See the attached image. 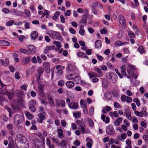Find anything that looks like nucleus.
<instances>
[{"mask_svg":"<svg viewBox=\"0 0 148 148\" xmlns=\"http://www.w3.org/2000/svg\"><path fill=\"white\" fill-rule=\"evenodd\" d=\"M88 75L90 78H92L96 76V75L94 73H88Z\"/></svg>","mask_w":148,"mask_h":148,"instance_id":"79ce46f5","label":"nucleus"},{"mask_svg":"<svg viewBox=\"0 0 148 148\" xmlns=\"http://www.w3.org/2000/svg\"><path fill=\"white\" fill-rule=\"evenodd\" d=\"M62 71L61 69H59L57 71L56 73V75L58 77H60L62 74Z\"/></svg>","mask_w":148,"mask_h":148,"instance_id":"4c0bfd02","label":"nucleus"},{"mask_svg":"<svg viewBox=\"0 0 148 148\" xmlns=\"http://www.w3.org/2000/svg\"><path fill=\"white\" fill-rule=\"evenodd\" d=\"M119 20L120 23L124 25H125V21L124 17L122 15H120L119 17Z\"/></svg>","mask_w":148,"mask_h":148,"instance_id":"ddd939ff","label":"nucleus"},{"mask_svg":"<svg viewBox=\"0 0 148 148\" xmlns=\"http://www.w3.org/2000/svg\"><path fill=\"white\" fill-rule=\"evenodd\" d=\"M7 128L9 130H11L13 129L12 125L11 124H9L7 125Z\"/></svg>","mask_w":148,"mask_h":148,"instance_id":"338daca9","label":"nucleus"},{"mask_svg":"<svg viewBox=\"0 0 148 148\" xmlns=\"http://www.w3.org/2000/svg\"><path fill=\"white\" fill-rule=\"evenodd\" d=\"M18 137L19 139V140L23 143H25L27 140L26 138L22 135L19 134L18 135Z\"/></svg>","mask_w":148,"mask_h":148,"instance_id":"f3484780","label":"nucleus"},{"mask_svg":"<svg viewBox=\"0 0 148 148\" xmlns=\"http://www.w3.org/2000/svg\"><path fill=\"white\" fill-rule=\"evenodd\" d=\"M19 73L18 72H17L16 73L14 77L16 79H20L21 77L19 75Z\"/></svg>","mask_w":148,"mask_h":148,"instance_id":"a18cd8bd","label":"nucleus"},{"mask_svg":"<svg viewBox=\"0 0 148 148\" xmlns=\"http://www.w3.org/2000/svg\"><path fill=\"white\" fill-rule=\"evenodd\" d=\"M11 11L14 15H18V11L17 10H15V9H13L12 10H11Z\"/></svg>","mask_w":148,"mask_h":148,"instance_id":"680f3d73","label":"nucleus"},{"mask_svg":"<svg viewBox=\"0 0 148 148\" xmlns=\"http://www.w3.org/2000/svg\"><path fill=\"white\" fill-rule=\"evenodd\" d=\"M56 26L59 29L62 30V31H63L64 30L63 26L62 24H57Z\"/></svg>","mask_w":148,"mask_h":148,"instance_id":"49530a36","label":"nucleus"},{"mask_svg":"<svg viewBox=\"0 0 148 148\" xmlns=\"http://www.w3.org/2000/svg\"><path fill=\"white\" fill-rule=\"evenodd\" d=\"M26 116L28 119H31L33 117V115L29 112H27L26 114Z\"/></svg>","mask_w":148,"mask_h":148,"instance_id":"c9c22d12","label":"nucleus"},{"mask_svg":"<svg viewBox=\"0 0 148 148\" xmlns=\"http://www.w3.org/2000/svg\"><path fill=\"white\" fill-rule=\"evenodd\" d=\"M49 36L53 38H62L60 33L58 32L53 31L51 34L49 35Z\"/></svg>","mask_w":148,"mask_h":148,"instance_id":"423d86ee","label":"nucleus"},{"mask_svg":"<svg viewBox=\"0 0 148 148\" xmlns=\"http://www.w3.org/2000/svg\"><path fill=\"white\" fill-rule=\"evenodd\" d=\"M42 142H40L39 140H37L34 144V146L36 148H39V146L41 145Z\"/></svg>","mask_w":148,"mask_h":148,"instance_id":"a878e982","label":"nucleus"},{"mask_svg":"<svg viewBox=\"0 0 148 148\" xmlns=\"http://www.w3.org/2000/svg\"><path fill=\"white\" fill-rule=\"evenodd\" d=\"M85 30L84 29H80L79 31V34L82 36L84 35Z\"/></svg>","mask_w":148,"mask_h":148,"instance_id":"0e129e2a","label":"nucleus"},{"mask_svg":"<svg viewBox=\"0 0 148 148\" xmlns=\"http://www.w3.org/2000/svg\"><path fill=\"white\" fill-rule=\"evenodd\" d=\"M36 105V101H35L32 100L30 101L29 103V107L32 106H34Z\"/></svg>","mask_w":148,"mask_h":148,"instance_id":"c85d7f7f","label":"nucleus"},{"mask_svg":"<svg viewBox=\"0 0 148 148\" xmlns=\"http://www.w3.org/2000/svg\"><path fill=\"white\" fill-rule=\"evenodd\" d=\"M14 20H10L7 21L6 23V25L7 26H10L12 25L14 23Z\"/></svg>","mask_w":148,"mask_h":148,"instance_id":"72a5a7b5","label":"nucleus"},{"mask_svg":"<svg viewBox=\"0 0 148 148\" xmlns=\"http://www.w3.org/2000/svg\"><path fill=\"white\" fill-rule=\"evenodd\" d=\"M24 120L23 116L21 115L16 114L14 117V120L15 124H19L22 123Z\"/></svg>","mask_w":148,"mask_h":148,"instance_id":"f03ea898","label":"nucleus"},{"mask_svg":"<svg viewBox=\"0 0 148 148\" xmlns=\"http://www.w3.org/2000/svg\"><path fill=\"white\" fill-rule=\"evenodd\" d=\"M77 56L79 57L85 58L86 59H88V57L86 55V54L81 51H79L77 53Z\"/></svg>","mask_w":148,"mask_h":148,"instance_id":"6ab92c4d","label":"nucleus"},{"mask_svg":"<svg viewBox=\"0 0 148 148\" xmlns=\"http://www.w3.org/2000/svg\"><path fill=\"white\" fill-rule=\"evenodd\" d=\"M67 78L69 80H74L76 82V83H78L81 80L79 75L76 73L70 74L68 76Z\"/></svg>","mask_w":148,"mask_h":148,"instance_id":"f257e3e1","label":"nucleus"},{"mask_svg":"<svg viewBox=\"0 0 148 148\" xmlns=\"http://www.w3.org/2000/svg\"><path fill=\"white\" fill-rule=\"evenodd\" d=\"M134 101L136 103L137 105L139 107L140 105V102L139 99H134Z\"/></svg>","mask_w":148,"mask_h":148,"instance_id":"3c124183","label":"nucleus"},{"mask_svg":"<svg viewBox=\"0 0 148 148\" xmlns=\"http://www.w3.org/2000/svg\"><path fill=\"white\" fill-rule=\"evenodd\" d=\"M122 117H119L117 118L116 120L114 121V124L116 126H118L120 125V123L122 121Z\"/></svg>","mask_w":148,"mask_h":148,"instance_id":"2eb2a0df","label":"nucleus"},{"mask_svg":"<svg viewBox=\"0 0 148 148\" xmlns=\"http://www.w3.org/2000/svg\"><path fill=\"white\" fill-rule=\"evenodd\" d=\"M65 84L68 88H71L74 86V83L71 81H68L66 82Z\"/></svg>","mask_w":148,"mask_h":148,"instance_id":"aec40b11","label":"nucleus"},{"mask_svg":"<svg viewBox=\"0 0 148 148\" xmlns=\"http://www.w3.org/2000/svg\"><path fill=\"white\" fill-rule=\"evenodd\" d=\"M32 61L34 63L36 64L37 63V58L35 56H34L32 59Z\"/></svg>","mask_w":148,"mask_h":148,"instance_id":"69168bd1","label":"nucleus"},{"mask_svg":"<svg viewBox=\"0 0 148 148\" xmlns=\"http://www.w3.org/2000/svg\"><path fill=\"white\" fill-rule=\"evenodd\" d=\"M105 97L108 100H110L111 98V95L109 92L106 93L104 95Z\"/></svg>","mask_w":148,"mask_h":148,"instance_id":"c756f323","label":"nucleus"},{"mask_svg":"<svg viewBox=\"0 0 148 148\" xmlns=\"http://www.w3.org/2000/svg\"><path fill=\"white\" fill-rule=\"evenodd\" d=\"M128 36L130 38H133L134 37L135 35L132 31H130L128 32Z\"/></svg>","mask_w":148,"mask_h":148,"instance_id":"ea45409f","label":"nucleus"},{"mask_svg":"<svg viewBox=\"0 0 148 148\" xmlns=\"http://www.w3.org/2000/svg\"><path fill=\"white\" fill-rule=\"evenodd\" d=\"M23 36H19L18 37V38L21 42H22L23 41V38L24 37Z\"/></svg>","mask_w":148,"mask_h":148,"instance_id":"bf43d9fd","label":"nucleus"},{"mask_svg":"<svg viewBox=\"0 0 148 148\" xmlns=\"http://www.w3.org/2000/svg\"><path fill=\"white\" fill-rule=\"evenodd\" d=\"M39 119H37V121L39 123H42L43 120L45 118V116L42 113H40L38 115Z\"/></svg>","mask_w":148,"mask_h":148,"instance_id":"9d476101","label":"nucleus"},{"mask_svg":"<svg viewBox=\"0 0 148 148\" xmlns=\"http://www.w3.org/2000/svg\"><path fill=\"white\" fill-rule=\"evenodd\" d=\"M86 127V126L84 123H82L81 125L78 126V129L81 130L82 133H84L85 132Z\"/></svg>","mask_w":148,"mask_h":148,"instance_id":"4468645a","label":"nucleus"},{"mask_svg":"<svg viewBox=\"0 0 148 148\" xmlns=\"http://www.w3.org/2000/svg\"><path fill=\"white\" fill-rule=\"evenodd\" d=\"M127 97L125 95H123L121 97V99L122 101H125L127 99Z\"/></svg>","mask_w":148,"mask_h":148,"instance_id":"6e6d98bb","label":"nucleus"},{"mask_svg":"<svg viewBox=\"0 0 148 148\" xmlns=\"http://www.w3.org/2000/svg\"><path fill=\"white\" fill-rule=\"evenodd\" d=\"M25 12L26 15L28 17H30V11L28 10L25 9Z\"/></svg>","mask_w":148,"mask_h":148,"instance_id":"8fccbe9b","label":"nucleus"},{"mask_svg":"<svg viewBox=\"0 0 148 148\" xmlns=\"http://www.w3.org/2000/svg\"><path fill=\"white\" fill-rule=\"evenodd\" d=\"M107 30L105 29H101L100 31V33L101 34H106L108 33Z\"/></svg>","mask_w":148,"mask_h":148,"instance_id":"13d9d810","label":"nucleus"},{"mask_svg":"<svg viewBox=\"0 0 148 148\" xmlns=\"http://www.w3.org/2000/svg\"><path fill=\"white\" fill-rule=\"evenodd\" d=\"M143 138L145 141H148V136L146 134L143 135Z\"/></svg>","mask_w":148,"mask_h":148,"instance_id":"e2e57ef3","label":"nucleus"},{"mask_svg":"<svg viewBox=\"0 0 148 148\" xmlns=\"http://www.w3.org/2000/svg\"><path fill=\"white\" fill-rule=\"evenodd\" d=\"M13 56L15 61L16 62H18L19 61V59L18 58V55L17 54L14 53L13 54Z\"/></svg>","mask_w":148,"mask_h":148,"instance_id":"de8ad7c7","label":"nucleus"},{"mask_svg":"<svg viewBox=\"0 0 148 148\" xmlns=\"http://www.w3.org/2000/svg\"><path fill=\"white\" fill-rule=\"evenodd\" d=\"M108 79L110 80V82L115 83L117 81V76L115 73H112L109 74Z\"/></svg>","mask_w":148,"mask_h":148,"instance_id":"20e7f679","label":"nucleus"},{"mask_svg":"<svg viewBox=\"0 0 148 148\" xmlns=\"http://www.w3.org/2000/svg\"><path fill=\"white\" fill-rule=\"evenodd\" d=\"M12 107L14 110L16 111L18 110L19 109V108L18 106L17 105H13Z\"/></svg>","mask_w":148,"mask_h":148,"instance_id":"052dcab7","label":"nucleus"},{"mask_svg":"<svg viewBox=\"0 0 148 148\" xmlns=\"http://www.w3.org/2000/svg\"><path fill=\"white\" fill-rule=\"evenodd\" d=\"M30 60V58L29 57L25 58L23 60L22 63L23 65H26L29 62Z\"/></svg>","mask_w":148,"mask_h":148,"instance_id":"412c9836","label":"nucleus"},{"mask_svg":"<svg viewBox=\"0 0 148 148\" xmlns=\"http://www.w3.org/2000/svg\"><path fill=\"white\" fill-rule=\"evenodd\" d=\"M138 50L139 53L141 54H143L145 52V50L142 46L139 47L138 49Z\"/></svg>","mask_w":148,"mask_h":148,"instance_id":"7c9ffc66","label":"nucleus"},{"mask_svg":"<svg viewBox=\"0 0 148 148\" xmlns=\"http://www.w3.org/2000/svg\"><path fill=\"white\" fill-rule=\"evenodd\" d=\"M5 108L8 110L9 113V116L11 117L13 111V110L11 108H10L8 106L5 107Z\"/></svg>","mask_w":148,"mask_h":148,"instance_id":"2f4dec72","label":"nucleus"},{"mask_svg":"<svg viewBox=\"0 0 148 148\" xmlns=\"http://www.w3.org/2000/svg\"><path fill=\"white\" fill-rule=\"evenodd\" d=\"M48 101L50 106L53 107L55 106L54 101L53 97L49 95L47 97Z\"/></svg>","mask_w":148,"mask_h":148,"instance_id":"9b49d317","label":"nucleus"},{"mask_svg":"<svg viewBox=\"0 0 148 148\" xmlns=\"http://www.w3.org/2000/svg\"><path fill=\"white\" fill-rule=\"evenodd\" d=\"M27 48L29 55L31 53H34L35 52L36 48L33 45H29L28 46Z\"/></svg>","mask_w":148,"mask_h":148,"instance_id":"0eeeda50","label":"nucleus"},{"mask_svg":"<svg viewBox=\"0 0 148 148\" xmlns=\"http://www.w3.org/2000/svg\"><path fill=\"white\" fill-rule=\"evenodd\" d=\"M50 51L47 46L45 48L43 51V53L45 54L48 53V52Z\"/></svg>","mask_w":148,"mask_h":148,"instance_id":"864d4df0","label":"nucleus"},{"mask_svg":"<svg viewBox=\"0 0 148 148\" xmlns=\"http://www.w3.org/2000/svg\"><path fill=\"white\" fill-rule=\"evenodd\" d=\"M121 69V73L124 76H126L127 74L125 72L126 68L125 65H123L120 67Z\"/></svg>","mask_w":148,"mask_h":148,"instance_id":"b1692460","label":"nucleus"},{"mask_svg":"<svg viewBox=\"0 0 148 148\" xmlns=\"http://www.w3.org/2000/svg\"><path fill=\"white\" fill-rule=\"evenodd\" d=\"M44 71V70L42 68L40 67L37 70L39 75H41Z\"/></svg>","mask_w":148,"mask_h":148,"instance_id":"f704fd0d","label":"nucleus"},{"mask_svg":"<svg viewBox=\"0 0 148 148\" xmlns=\"http://www.w3.org/2000/svg\"><path fill=\"white\" fill-rule=\"evenodd\" d=\"M64 84V82L62 80H60L58 83V84L60 86H63Z\"/></svg>","mask_w":148,"mask_h":148,"instance_id":"c03bdc74","label":"nucleus"},{"mask_svg":"<svg viewBox=\"0 0 148 148\" xmlns=\"http://www.w3.org/2000/svg\"><path fill=\"white\" fill-rule=\"evenodd\" d=\"M73 115L75 117H79L81 116V113L78 112H74L73 113Z\"/></svg>","mask_w":148,"mask_h":148,"instance_id":"58836bf2","label":"nucleus"},{"mask_svg":"<svg viewBox=\"0 0 148 148\" xmlns=\"http://www.w3.org/2000/svg\"><path fill=\"white\" fill-rule=\"evenodd\" d=\"M60 145L61 147H64L66 146V141L64 140H62L61 143L59 142L58 146Z\"/></svg>","mask_w":148,"mask_h":148,"instance_id":"cd10ccee","label":"nucleus"},{"mask_svg":"<svg viewBox=\"0 0 148 148\" xmlns=\"http://www.w3.org/2000/svg\"><path fill=\"white\" fill-rule=\"evenodd\" d=\"M84 123V121L82 120H81V121L77 120L76 122V123L78 126H79L80 125H81L82 123Z\"/></svg>","mask_w":148,"mask_h":148,"instance_id":"603ef678","label":"nucleus"},{"mask_svg":"<svg viewBox=\"0 0 148 148\" xmlns=\"http://www.w3.org/2000/svg\"><path fill=\"white\" fill-rule=\"evenodd\" d=\"M70 108L72 109H76L77 108L78 104L77 103L71 102L69 105Z\"/></svg>","mask_w":148,"mask_h":148,"instance_id":"1a4fd4ad","label":"nucleus"},{"mask_svg":"<svg viewBox=\"0 0 148 148\" xmlns=\"http://www.w3.org/2000/svg\"><path fill=\"white\" fill-rule=\"evenodd\" d=\"M95 47L96 48H101V41L98 40L96 41L95 43Z\"/></svg>","mask_w":148,"mask_h":148,"instance_id":"4be33fe9","label":"nucleus"},{"mask_svg":"<svg viewBox=\"0 0 148 148\" xmlns=\"http://www.w3.org/2000/svg\"><path fill=\"white\" fill-rule=\"evenodd\" d=\"M30 36L32 40H35L38 36V34L36 31H34L32 32Z\"/></svg>","mask_w":148,"mask_h":148,"instance_id":"f8f14e48","label":"nucleus"},{"mask_svg":"<svg viewBox=\"0 0 148 148\" xmlns=\"http://www.w3.org/2000/svg\"><path fill=\"white\" fill-rule=\"evenodd\" d=\"M63 130L61 129H59L58 130V135L59 138H61L64 136L63 134Z\"/></svg>","mask_w":148,"mask_h":148,"instance_id":"bb28decb","label":"nucleus"},{"mask_svg":"<svg viewBox=\"0 0 148 148\" xmlns=\"http://www.w3.org/2000/svg\"><path fill=\"white\" fill-rule=\"evenodd\" d=\"M82 108H83V111L84 113L85 114H87L88 113V110L87 109V105L86 103L83 105V107L81 106Z\"/></svg>","mask_w":148,"mask_h":148,"instance_id":"393cba45","label":"nucleus"},{"mask_svg":"<svg viewBox=\"0 0 148 148\" xmlns=\"http://www.w3.org/2000/svg\"><path fill=\"white\" fill-rule=\"evenodd\" d=\"M20 51L22 53H23L25 54L29 55L28 53V51L27 50H26L25 49H20Z\"/></svg>","mask_w":148,"mask_h":148,"instance_id":"a19ab883","label":"nucleus"},{"mask_svg":"<svg viewBox=\"0 0 148 148\" xmlns=\"http://www.w3.org/2000/svg\"><path fill=\"white\" fill-rule=\"evenodd\" d=\"M23 22L25 23V28L26 29H28L29 28L30 25L29 23L26 22V21H24Z\"/></svg>","mask_w":148,"mask_h":148,"instance_id":"09e8293b","label":"nucleus"},{"mask_svg":"<svg viewBox=\"0 0 148 148\" xmlns=\"http://www.w3.org/2000/svg\"><path fill=\"white\" fill-rule=\"evenodd\" d=\"M88 121L89 122V126L91 127H92L94 125V122L91 119H88Z\"/></svg>","mask_w":148,"mask_h":148,"instance_id":"37998d69","label":"nucleus"},{"mask_svg":"<svg viewBox=\"0 0 148 148\" xmlns=\"http://www.w3.org/2000/svg\"><path fill=\"white\" fill-rule=\"evenodd\" d=\"M125 114H126L127 118L128 119L131 120L132 118L130 111L129 109H126L125 110Z\"/></svg>","mask_w":148,"mask_h":148,"instance_id":"a211bd4d","label":"nucleus"},{"mask_svg":"<svg viewBox=\"0 0 148 148\" xmlns=\"http://www.w3.org/2000/svg\"><path fill=\"white\" fill-rule=\"evenodd\" d=\"M43 65L44 67L45 68L46 72L47 73H49L51 71L49 64L48 62H45L43 63Z\"/></svg>","mask_w":148,"mask_h":148,"instance_id":"6e6552de","label":"nucleus"},{"mask_svg":"<svg viewBox=\"0 0 148 148\" xmlns=\"http://www.w3.org/2000/svg\"><path fill=\"white\" fill-rule=\"evenodd\" d=\"M15 94L16 96L19 98L21 97L24 95L23 92L21 90H16Z\"/></svg>","mask_w":148,"mask_h":148,"instance_id":"dca6fc26","label":"nucleus"},{"mask_svg":"<svg viewBox=\"0 0 148 148\" xmlns=\"http://www.w3.org/2000/svg\"><path fill=\"white\" fill-rule=\"evenodd\" d=\"M92 50V49H88L86 50V53L88 55H90L92 53L91 51Z\"/></svg>","mask_w":148,"mask_h":148,"instance_id":"774afa93","label":"nucleus"},{"mask_svg":"<svg viewBox=\"0 0 148 148\" xmlns=\"http://www.w3.org/2000/svg\"><path fill=\"white\" fill-rule=\"evenodd\" d=\"M106 133L109 135H113L115 133L114 127L111 125H109L106 127Z\"/></svg>","mask_w":148,"mask_h":148,"instance_id":"7ed1b4c3","label":"nucleus"},{"mask_svg":"<svg viewBox=\"0 0 148 148\" xmlns=\"http://www.w3.org/2000/svg\"><path fill=\"white\" fill-rule=\"evenodd\" d=\"M73 144L75 145L78 146L80 145V142L79 140H75Z\"/></svg>","mask_w":148,"mask_h":148,"instance_id":"4d7b16f0","label":"nucleus"},{"mask_svg":"<svg viewBox=\"0 0 148 148\" xmlns=\"http://www.w3.org/2000/svg\"><path fill=\"white\" fill-rule=\"evenodd\" d=\"M60 18L62 23H64L65 22V19L62 15H60Z\"/></svg>","mask_w":148,"mask_h":148,"instance_id":"5fc2aeb1","label":"nucleus"},{"mask_svg":"<svg viewBox=\"0 0 148 148\" xmlns=\"http://www.w3.org/2000/svg\"><path fill=\"white\" fill-rule=\"evenodd\" d=\"M10 44L9 42L4 40H0V45L1 46H8Z\"/></svg>","mask_w":148,"mask_h":148,"instance_id":"5701e85b","label":"nucleus"},{"mask_svg":"<svg viewBox=\"0 0 148 148\" xmlns=\"http://www.w3.org/2000/svg\"><path fill=\"white\" fill-rule=\"evenodd\" d=\"M50 138L52 139L54 143H56L57 145H58V144H59L60 141L58 140V139H56L52 137H50Z\"/></svg>","mask_w":148,"mask_h":148,"instance_id":"e433bc0d","label":"nucleus"},{"mask_svg":"<svg viewBox=\"0 0 148 148\" xmlns=\"http://www.w3.org/2000/svg\"><path fill=\"white\" fill-rule=\"evenodd\" d=\"M53 43L59 48L61 47L60 42L59 41H55L53 42Z\"/></svg>","mask_w":148,"mask_h":148,"instance_id":"473e14b6","label":"nucleus"},{"mask_svg":"<svg viewBox=\"0 0 148 148\" xmlns=\"http://www.w3.org/2000/svg\"><path fill=\"white\" fill-rule=\"evenodd\" d=\"M134 113L136 115L140 117H143L144 115L145 117H146L148 115V114L146 112V110L144 109V108H143V110L140 112H138V111L135 110L134 111Z\"/></svg>","mask_w":148,"mask_h":148,"instance_id":"39448f33","label":"nucleus"}]
</instances>
